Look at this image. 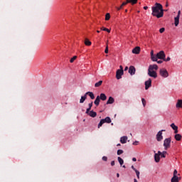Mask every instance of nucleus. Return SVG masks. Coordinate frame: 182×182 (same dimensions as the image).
<instances>
[{
  "instance_id": "f257e3e1",
  "label": "nucleus",
  "mask_w": 182,
  "mask_h": 182,
  "mask_svg": "<svg viewBox=\"0 0 182 182\" xmlns=\"http://www.w3.org/2000/svg\"><path fill=\"white\" fill-rule=\"evenodd\" d=\"M152 16H156L158 18H163L164 16V9H163V5L159 3H156L154 6L151 7Z\"/></svg>"
},
{
  "instance_id": "f03ea898",
  "label": "nucleus",
  "mask_w": 182,
  "mask_h": 182,
  "mask_svg": "<svg viewBox=\"0 0 182 182\" xmlns=\"http://www.w3.org/2000/svg\"><path fill=\"white\" fill-rule=\"evenodd\" d=\"M158 70L159 66L157 65H150L148 68V76H150V77H154V79H156L157 77V72H156V70Z\"/></svg>"
},
{
  "instance_id": "7ed1b4c3",
  "label": "nucleus",
  "mask_w": 182,
  "mask_h": 182,
  "mask_svg": "<svg viewBox=\"0 0 182 182\" xmlns=\"http://www.w3.org/2000/svg\"><path fill=\"white\" fill-rule=\"evenodd\" d=\"M139 0H126V1H124L119 7H117V11H120L123 8V6H125V5H127V4H132V5H136L137 4V1Z\"/></svg>"
},
{
  "instance_id": "20e7f679",
  "label": "nucleus",
  "mask_w": 182,
  "mask_h": 182,
  "mask_svg": "<svg viewBox=\"0 0 182 182\" xmlns=\"http://www.w3.org/2000/svg\"><path fill=\"white\" fill-rule=\"evenodd\" d=\"M171 144V138H166L164 141V147L165 150H168L170 149V146Z\"/></svg>"
},
{
  "instance_id": "39448f33",
  "label": "nucleus",
  "mask_w": 182,
  "mask_h": 182,
  "mask_svg": "<svg viewBox=\"0 0 182 182\" xmlns=\"http://www.w3.org/2000/svg\"><path fill=\"white\" fill-rule=\"evenodd\" d=\"M159 75L162 77H168V71L164 68H162L159 70Z\"/></svg>"
},
{
  "instance_id": "423d86ee",
  "label": "nucleus",
  "mask_w": 182,
  "mask_h": 182,
  "mask_svg": "<svg viewBox=\"0 0 182 182\" xmlns=\"http://www.w3.org/2000/svg\"><path fill=\"white\" fill-rule=\"evenodd\" d=\"M163 132H166V129H162L157 133L156 134L157 141H161V140H163Z\"/></svg>"
},
{
  "instance_id": "0eeeda50",
  "label": "nucleus",
  "mask_w": 182,
  "mask_h": 182,
  "mask_svg": "<svg viewBox=\"0 0 182 182\" xmlns=\"http://www.w3.org/2000/svg\"><path fill=\"white\" fill-rule=\"evenodd\" d=\"M156 62H157V59H164V58H166V54L164 53V51L161 50L159 53H158L156 55Z\"/></svg>"
},
{
  "instance_id": "6e6552de",
  "label": "nucleus",
  "mask_w": 182,
  "mask_h": 182,
  "mask_svg": "<svg viewBox=\"0 0 182 182\" xmlns=\"http://www.w3.org/2000/svg\"><path fill=\"white\" fill-rule=\"evenodd\" d=\"M124 73V70H117L116 73V78L119 80V79H122V76H123Z\"/></svg>"
},
{
  "instance_id": "1a4fd4ad",
  "label": "nucleus",
  "mask_w": 182,
  "mask_h": 182,
  "mask_svg": "<svg viewBox=\"0 0 182 182\" xmlns=\"http://www.w3.org/2000/svg\"><path fill=\"white\" fill-rule=\"evenodd\" d=\"M129 73L131 75V76L136 75V68H134L133 65H131L129 68Z\"/></svg>"
},
{
  "instance_id": "9d476101",
  "label": "nucleus",
  "mask_w": 182,
  "mask_h": 182,
  "mask_svg": "<svg viewBox=\"0 0 182 182\" xmlns=\"http://www.w3.org/2000/svg\"><path fill=\"white\" fill-rule=\"evenodd\" d=\"M160 154H161V151H159L157 154H154V160L156 163L160 162Z\"/></svg>"
},
{
  "instance_id": "9b49d317",
  "label": "nucleus",
  "mask_w": 182,
  "mask_h": 182,
  "mask_svg": "<svg viewBox=\"0 0 182 182\" xmlns=\"http://www.w3.org/2000/svg\"><path fill=\"white\" fill-rule=\"evenodd\" d=\"M149 87H151V78L145 82V90H147Z\"/></svg>"
},
{
  "instance_id": "f8f14e48",
  "label": "nucleus",
  "mask_w": 182,
  "mask_h": 182,
  "mask_svg": "<svg viewBox=\"0 0 182 182\" xmlns=\"http://www.w3.org/2000/svg\"><path fill=\"white\" fill-rule=\"evenodd\" d=\"M85 113L90 117H96V116H97V113H96V112H95L93 110L89 111L88 112H85Z\"/></svg>"
},
{
  "instance_id": "ddd939ff",
  "label": "nucleus",
  "mask_w": 182,
  "mask_h": 182,
  "mask_svg": "<svg viewBox=\"0 0 182 182\" xmlns=\"http://www.w3.org/2000/svg\"><path fill=\"white\" fill-rule=\"evenodd\" d=\"M171 129H173V130H174L175 134H177V133H178V127H177L174 123H172L171 124Z\"/></svg>"
},
{
  "instance_id": "4468645a",
  "label": "nucleus",
  "mask_w": 182,
  "mask_h": 182,
  "mask_svg": "<svg viewBox=\"0 0 182 182\" xmlns=\"http://www.w3.org/2000/svg\"><path fill=\"white\" fill-rule=\"evenodd\" d=\"M132 53H134L135 55H139L140 53V47H139V46L135 47L132 50Z\"/></svg>"
},
{
  "instance_id": "2eb2a0df",
  "label": "nucleus",
  "mask_w": 182,
  "mask_h": 182,
  "mask_svg": "<svg viewBox=\"0 0 182 182\" xmlns=\"http://www.w3.org/2000/svg\"><path fill=\"white\" fill-rule=\"evenodd\" d=\"M151 59L153 62H157L156 57L154 55V51L153 50L151 51Z\"/></svg>"
},
{
  "instance_id": "dca6fc26",
  "label": "nucleus",
  "mask_w": 182,
  "mask_h": 182,
  "mask_svg": "<svg viewBox=\"0 0 182 182\" xmlns=\"http://www.w3.org/2000/svg\"><path fill=\"white\" fill-rule=\"evenodd\" d=\"M120 142L122 143V144H126V143H127V136H122L120 139Z\"/></svg>"
},
{
  "instance_id": "f3484780",
  "label": "nucleus",
  "mask_w": 182,
  "mask_h": 182,
  "mask_svg": "<svg viewBox=\"0 0 182 182\" xmlns=\"http://www.w3.org/2000/svg\"><path fill=\"white\" fill-rule=\"evenodd\" d=\"M100 100H102L103 102H105V100H106L107 99V97L106 96V95L105 93H101L99 96Z\"/></svg>"
},
{
  "instance_id": "a211bd4d",
  "label": "nucleus",
  "mask_w": 182,
  "mask_h": 182,
  "mask_svg": "<svg viewBox=\"0 0 182 182\" xmlns=\"http://www.w3.org/2000/svg\"><path fill=\"white\" fill-rule=\"evenodd\" d=\"M94 105H95V106H99V105H100V97L97 96L95 100L94 101Z\"/></svg>"
},
{
  "instance_id": "6ab92c4d",
  "label": "nucleus",
  "mask_w": 182,
  "mask_h": 182,
  "mask_svg": "<svg viewBox=\"0 0 182 182\" xmlns=\"http://www.w3.org/2000/svg\"><path fill=\"white\" fill-rule=\"evenodd\" d=\"M113 103H114V98H113V97H109L107 102V105H113Z\"/></svg>"
},
{
  "instance_id": "aec40b11",
  "label": "nucleus",
  "mask_w": 182,
  "mask_h": 182,
  "mask_svg": "<svg viewBox=\"0 0 182 182\" xmlns=\"http://www.w3.org/2000/svg\"><path fill=\"white\" fill-rule=\"evenodd\" d=\"M176 107L177 109H182V100H178L176 105Z\"/></svg>"
},
{
  "instance_id": "412c9836",
  "label": "nucleus",
  "mask_w": 182,
  "mask_h": 182,
  "mask_svg": "<svg viewBox=\"0 0 182 182\" xmlns=\"http://www.w3.org/2000/svg\"><path fill=\"white\" fill-rule=\"evenodd\" d=\"M85 95H86V96H87V95H88V96H90V99H92V100H93V99H95V94H93V92H87L85 93Z\"/></svg>"
},
{
  "instance_id": "4be33fe9",
  "label": "nucleus",
  "mask_w": 182,
  "mask_h": 182,
  "mask_svg": "<svg viewBox=\"0 0 182 182\" xmlns=\"http://www.w3.org/2000/svg\"><path fill=\"white\" fill-rule=\"evenodd\" d=\"M87 99V95L86 94L84 95V96L81 97V99L80 100V103H85V100Z\"/></svg>"
},
{
  "instance_id": "5701e85b",
  "label": "nucleus",
  "mask_w": 182,
  "mask_h": 182,
  "mask_svg": "<svg viewBox=\"0 0 182 182\" xmlns=\"http://www.w3.org/2000/svg\"><path fill=\"white\" fill-rule=\"evenodd\" d=\"M174 21H175V26H178V23H180V17H178V16L175 17Z\"/></svg>"
},
{
  "instance_id": "b1692460",
  "label": "nucleus",
  "mask_w": 182,
  "mask_h": 182,
  "mask_svg": "<svg viewBox=\"0 0 182 182\" xmlns=\"http://www.w3.org/2000/svg\"><path fill=\"white\" fill-rule=\"evenodd\" d=\"M89 107L86 109V113H89L90 110H92V107L93 106V102L88 104Z\"/></svg>"
},
{
  "instance_id": "393cba45",
  "label": "nucleus",
  "mask_w": 182,
  "mask_h": 182,
  "mask_svg": "<svg viewBox=\"0 0 182 182\" xmlns=\"http://www.w3.org/2000/svg\"><path fill=\"white\" fill-rule=\"evenodd\" d=\"M175 140H176L177 141H180V140H181V134H176V135H175Z\"/></svg>"
},
{
  "instance_id": "a878e982",
  "label": "nucleus",
  "mask_w": 182,
  "mask_h": 182,
  "mask_svg": "<svg viewBox=\"0 0 182 182\" xmlns=\"http://www.w3.org/2000/svg\"><path fill=\"white\" fill-rule=\"evenodd\" d=\"M102 120H104V123H112V119L109 117H107L106 118L102 119Z\"/></svg>"
},
{
  "instance_id": "bb28decb",
  "label": "nucleus",
  "mask_w": 182,
  "mask_h": 182,
  "mask_svg": "<svg viewBox=\"0 0 182 182\" xmlns=\"http://www.w3.org/2000/svg\"><path fill=\"white\" fill-rule=\"evenodd\" d=\"M85 45H86V46H90V45H92V42L89 41V39L86 38L85 41Z\"/></svg>"
},
{
  "instance_id": "cd10ccee",
  "label": "nucleus",
  "mask_w": 182,
  "mask_h": 182,
  "mask_svg": "<svg viewBox=\"0 0 182 182\" xmlns=\"http://www.w3.org/2000/svg\"><path fill=\"white\" fill-rule=\"evenodd\" d=\"M102 83H103V81L100 80L98 82L95 84V87H100V86H102Z\"/></svg>"
},
{
  "instance_id": "c85d7f7f",
  "label": "nucleus",
  "mask_w": 182,
  "mask_h": 182,
  "mask_svg": "<svg viewBox=\"0 0 182 182\" xmlns=\"http://www.w3.org/2000/svg\"><path fill=\"white\" fill-rule=\"evenodd\" d=\"M118 161H119L120 166H123L124 161H123V159L120 156L118 157Z\"/></svg>"
},
{
  "instance_id": "c756f323",
  "label": "nucleus",
  "mask_w": 182,
  "mask_h": 182,
  "mask_svg": "<svg viewBox=\"0 0 182 182\" xmlns=\"http://www.w3.org/2000/svg\"><path fill=\"white\" fill-rule=\"evenodd\" d=\"M171 182H178V176H173L171 178Z\"/></svg>"
},
{
  "instance_id": "7c9ffc66",
  "label": "nucleus",
  "mask_w": 182,
  "mask_h": 182,
  "mask_svg": "<svg viewBox=\"0 0 182 182\" xmlns=\"http://www.w3.org/2000/svg\"><path fill=\"white\" fill-rule=\"evenodd\" d=\"M103 124H105V121L101 119L100 123L98 124V129H100V127H102V126H103Z\"/></svg>"
},
{
  "instance_id": "2f4dec72",
  "label": "nucleus",
  "mask_w": 182,
  "mask_h": 182,
  "mask_svg": "<svg viewBox=\"0 0 182 182\" xmlns=\"http://www.w3.org/2000/svg\"><path fill=\"white\" fill-rule=\"evenodd\" d=\"M166 154H167V151H164L162 153L161 152V157H162L163 159H166Z\"/></svg>"
},
{
  "instance_id": "473e14b6",
  "label": "nucleus",
  "mask_w": 182,
  "mask_h": 182,
  "mask_svg": "<svg viewBox=\"0 0 182 182\" xmlns=\"http://www.w3.org/2000/svg\"><path fill=\"white\" fill-rule=\"evenodd\" d=\"M76 59H77V56H76V55L73 56V57L70 59V63H73V62H75V60H76Z\"/></svg>"
},
{
  "instance_id": "72a5a7b5",
  "label": "nucleus",
  "mask_w": 182,
  "mask_h": 182,
  "mask_svg": "<svg viewBox=\"0 0 182 182\" xmlns=\"http://www.w3.org/2000/svg\"><path fill=\"white\" fill-rule=\"evenodd\" d=\"M100 29H101V31H105V32H108V33H110V30L109 28L102 27Z\"/></svg>"
},
{
  "instance_id": "f704fd0d",
  "label": "nucleus",
  "mask_w": 182,
  "mask_h": 182,
  "mask_svg": "<svg viewBox=\"0 0 182 182\" xmlns=\"http://www.w3.org/2000/svg\"><path fill=\"white\" fill-rule=\"evenodd\" d=\"M109 19H110V14L107 13L105 15V21H109Z\"/></svg>"
},
{
  "instance_id": "c9c22d12",
  "label": "nucleus",
  "mask_w": 182,
  "mask_h": 182,
  "mask_svg": "<svg viewBox=\"0 0 182 182\" xmlns=\"http://www.w3.org/2000/svg\"><path fill=\"white\" fill-rule=\"evenodd\" d=\"M135 173L136 174L137 178H140V171H139L138 170H135Z\"/></svg>"
},
{
  "instance_id": "e433bc0d",
  "label": "nucleus",
  "mask_w": 182,
  "mask_h": 182,
  "mask_svg": "<svg viewBox=\"0 0 182 182\" xmlns=\"http://www.w3.org/2000/svg\"><path fill=\"white\" fill-rule=\"evenodd\" d=\"M124 151L122 149H119L117 151V156H120V154H123Z\"/></svg>"
},
{
  "instance_id": "4c0bfd02",
  "label": "nucleus",
  "mask_w": 182,
  "mask_h": 182,
  "mask_svg": "<svg viewBox=\"0 0 182 182\" xmlns=\"http://www.w3.org/2000/svg\"><path fill=\"white\" fill-rule=\"evenodd\" d=\"M141 102L144 107H146V100L144 98H142Z\"/></svg>"
},
{
  "instance_id": "58836bf2",
  "label": "nucleus",
  "mask_w": 182,
  "mask_h": 182,
  "mask_svg": "<svg viewBox=\"0 0 182 182\" xmlns=\"http://www.w3.org/2000/svg\"><path fill=\"white\" fill-rule=\"evenodd\" d=\"M164 62H170V60H171V58L170 57H168L167 58H164Z\"/></svg>"
},
{
  "instance_id": "ea45409f",
  "label": "nucleus",
  "mask_w": 182,
  "mask_h": 182,
  "mask_svg": "<svg viewBox=\"0 0 182 182\" xmlns=\"http://www.w3.org/2000/svg\"><path fill=\"white\" fill-rule=\"evenodd\" d=\"M105 53H109V46L108 45L106 46Z\"/></svg>"
},
{
  "instance_id": "a19ab883",
  "label": "nucleus",
  "mask_w": 182,
  "mask_h": 182,
  "mask_svg": "<svg viewBox=\"0 0 182 182\" xmlns=\"http://www.w3.org/2000/svg\"><path fill=\"white\" fill-rule=\"evenodd\" d=\"M164 31H166V28H161L159 29L160 33H163L164 32Z\"/></svg>"
},
{
  "instance_id": "79ce46f5",
  "label": "nucleus",
  "mask_w": 182,
  "mask_h": 182,
  "mask_svg": "<svg viewBox=\"0 0 182 182\" xmlns=\"http://www.w3.org/2000/svg\"><path fill=\"white\" fill-rule=\"evenodd\" d=\"M173 177H177V169H175L173 171Z\"/></svg>"
},
{
  "instance_id": "37998d69",
  "label": "nucleus",
  "mask_w": 182,
  "mask_h": 182,
  "mask_svg": "<svg viewBox=\"0 0 182 182\" xmlns=\"http://www.w3.org/2000/svg\"><path fill=\"white\" fill-rule=\"evenodd\" d=\"M102 160L103 161H107V156H103Z\"/></svg>"
},
{
  "instance_id": "c03bdc74",
  "label": "nucleus",
  "mask_w": 182,
  "mask_h": 182,
  "mask_svg": "<svg viewBox=\"0 0 182 182\" xmlns=\"http://www.w3.org/2000/svg\"><path fill=\"white\" fill-rule=\"evenodd\" d=\"M137 144H139V141H135L133 143V145H134V146H137Z\"/></svg>"
},
{
  "instance_id": "a18cd8bd",
  "label": "nucleus",
  "mask_w": 182,
  "mask_h": 182,
  "mask_svg": "<svg viewBox=\"0 0 182 182\" xmlns=\"http://www.w3.org/2000/svg\"><path fill=\"white\" fill-rule=\"evenodd\" d=\"M180 15H181V11H178V15L176 16H178V18H180Z\"/></svg>"
},
{
  "instance_id": "49530a36",
  "label": "nucleus",
  "mask_w": 182,
  "mask_h": 182,
  "mask_svg": "<svg viewBox=\"0 0 182 182\" xmlns=\"http://www.w3.org/2000/svg\"><path fill=\"white\" fill-rule=\"evenodd\" d=\"M118 70H123V66L122 65H120L119 66V69Z\"/></svg>"
},
{
  "instance_id": "de8ad7c7",
  "label": "nucleus",
  "mask_w": 182,
  "mask_h": 182,
  "mask_svg": "<svg viewBox=\"0 0 182 182\" xmlns=\"http://www.w3.org/2000/svg\"><path fill=\"white\" fill-rule=\"evenodd\" d=\"M132 170H134V171H136V170H137V169H136V168H134V166H132Z\"/></svg>"
},
{
  "instance_id": "09e8293b",
  "label": "nucleus",
  "mask_w": 182,
  "mask_h": 182,
  "mask_svg": "<svg viewBox=\"0 0 182 182\" xmlns=\"http://www.w3.org/2000/svg\"><path fill=\"white\" fill-rule=\"evenodd\" d=\"M156 62H157V63L161 64V63L163 62V60H157V61H156Z\"/></svg>"
},
{
  "instance_id": "8fccbe9b",
  "label": "nucleus",
  "mask_w": 182,
  "mask_h": 182,
  "mask_svg": "<svg viewBox=\"0 0 182 182\" xmlns=\"http://www.w3.org/2000/svg\"><path fill=\"white\" fill-rule=\"evenodd\" d=\"M144 9H145V11H147V9H149L148 6H144Z\"/></svg>"
},
{
  "instance_id": "3c124183",
  "label": "nucleus",
  "mask_w": 182,
  "mask_h": 182,
  "mask_svg": "<svg viewBox=\"0 0 182 182\" xmlns=\"http://www.w3.org/2000/svg\"><path fill=\"white\" fill-rule=\"evenodd\" d=\"M111 166H114V161H112V162H111Z\"/></svg>"
},
{
  "instance_id": "603ef678",
  "label": "nucleus",
  "mask_w": 182,
  "mask_h": 182,
  "mask_svg": "<svg viewBox=\"0 0 182 182\" xmlns=\"http://www.w3.org/2000/svg\"><path fill=\"white\" fill-rule=\"evenodd\" d=\"M132 161H137V159L136 158H132Z\"/></svg>"
},
{
  "instance_id": "864d4df0",
  "label": "nucleus",
  "mask_w": 182,
  "mask_h": 182,
  "mask_svg": "<svg viewBox=\"0 0 182 182\" xmlns=\"http://www.w3.org/2000/svg\"><path fill=\"white\" fill-rule=\"evenodd\" d=\"M129 70V67H125L124 70L126 71V70Z\"/></svg>"
},
{
  "instance_id": "5fc2aeb1",
  "label": "nucleus",
  "mask_w": 182,
  "mask_h": 182,
  "mask_svg": "<svg viewBox=\"0 0 182 182\" xmlns=\"http://www.w3.org/2000/svg\"><path fill=\"white\" fill-rule=\"evenodd\" d=\"M117 178L120 177V174L117 173Z\"/></svg>"
},
{
  "instance_id": "6e6d98bb",
  "label": "nucleus",
  "mask_w": 182,
  "mask_h": 182,
  "mask_svg": "<svg viewBox=\"0 0 182 182\" xmlns=\"http://www.w3.org/2000/svg\"><path fill=\"white\" fill-rule=\"evenodd\" d=\"M97 33H100V31H99V30L97 31Z\"/></svg>"
},
{
  "instance_id": "4d7b16f0",
  "label": "nucleus",
  "mask_w": 182,
  "mask_h": 182,
  "mask_svg": "<svg viewBox=\"0 0 182 182\" xmlns=\"http://www.w3.org/2000/svg\"><path fill=\"white\" fill-rule=\"evenodd\" d=\"M134 182H137V179H136V178L134 179Z\"/></svg>"
},
{
  "instance_id": "13d9d810",
  "label": "nucleus",
  "mask_w": 182,
  "mask_h": 182,
  "mask_svg": "<svg viewBox=\"0 0 182 182\" xmlns=\"http://www.w3.org/2000/svg\"><path fill=\"white\" fill-rule=\"evenodd\" d=\"M122 167H123V168H126V166H124V165L122 166Z\"/></svg>"
},
{
  "instance_id": "bf43d9fd",
  "label": "nucleus",
  "mask_w": 182,
  "mask_h": 182,
  "mask_svg": "<svg viewBox=\"0 0 182 182\" xmlns=\"http://www.w3.org/2000/svg\"><path fill=\"white\" fill-rule=\"evenodd\" d=\"M108 43H109V41H107V45L109 46Z\"/></svg>"
},
{
  "instance_id": "052dcab7",
  "label": "nucleus",
  "mask_w": 182,
  "mask_h": 182,
  "mask_svg": "<svg viewBox=\"0 0 182 182\" xmlns=\"http://www.w3.org/2000/svg\"><path fill=\"white\" fill-rule=\"evenodd\" d=\"M117 146H121V144H118Z\"/></svg>"
},
{
  "instance_id": "680f3d73",
  "label": "nucleus",
  "mask_w": 182,
  "mask_h": 182,
  "mask_svg": "<svg viewBox=\"0 0 182 182\" xmlns=\"http://www.w3.org/2000/svg\"><path fill=\"white\" fill-rule=\"evenodd\" d=\"M166 6H168V4H166Z\"/></svg>"
},
{
  "instance_id": "e2e57ef3",
  "label": "nucleus",
  "mask_w": 182,
  "mask_h": 182,
  "mask_svg": "<svg viewBox=\"0 0 182 182\" xmlns=\"http://www.w3.org/2000/svg\"><path fill=\"white\" fill-rule=\"evenodd\" d=\"M125 12H127V10H125Z\"/></svg>"
}]
</instances>
